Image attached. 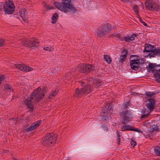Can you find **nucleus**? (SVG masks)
Listing matches in <instances>:
<instances>
[{"mask_svg":"<svg viewBox=\"0 0 160 160\" xmlns=\"http://www.w3.org/2000/svg\"><path fill=\"white\" fill-rule=\"evenodd\" d=\"M47 88L43 87L42 88L40 87L37 88L33 92L29 97L24 100L25 103L29 107L30 110L33 109V104H36L43 98L45 93L46 92Z\"/></svg>","mask_w":160,"mask_h":160,"instance_id":"1","label":"nucleus"},{"mask_svg":"<svg viewBox=\"0 0 160 160\" xmlns=\"http://www.w3.org/2000/svg\"><path fill=\"white\" fill-rule=\"evenodd\" d=\"M61 2H56L54 5L56 8L60 11L64 12H67L68 10L75 12L76 9L75 8L72 4L71 0H62Z\"/></svg>","mask_w":160,"mask_h":160,"instance_id":"2","label":"nucleus"},{"mask_svg":"<svg viewBox=\"0 0 160 160\" xmlns=\"http://www.w3.org/2000/svg\"><path fill=\"white\" fill-rule=\"evenodd\" d=\"M58 135L53 133H48L43 137L41 143L44 146H50L56 142Z\"/></svg>","mask_w":160,"mask_h":160,"instance_id":"3","label":"nucleus"},{"mask_svg":"<svg viewBox=\"0 0 160 160\" xmlns=\"http://www.w3.org/2000/svg\"><path fill=\"white\" fill-rule=\"evenodd\" d=\"M112 29L111 24L108 23L102 25L97 30L96 35L99 38H102L108 34Z\"/></svg>","mask_w":160,"mask_h":160,"instance_id":"4","label":"nucleus"},{"mask_svg":"<svg viewBox=\"0 0 160 160\" xmlns=\"http://www.w3.org/2000/svg\"><path fill=\"white\" fill-rule=\"evenodd\" d=\"M119 115L122 118V122L123 124H126L131 120L132 114L130 111L126 110L120 112Z\"/></svg>","mask_w":160,"mask_h":160,"instance_id":"5","label":"nucleus"},{"mask_svg":"<svg viewBox=\"0 0 160 160\" xmlns=\"http://www.w3.org/2000/svg\"><path fill=\"white\" fill-rule=\"evenodd\" d=\"M75 68L80 72L86 73L93 69L92 66L89 64H82L80 67H75Z\"/></svg>","mask_w":160,"mask_h":160,"instance_id":"6","label":"nucleus"},{"mask_svg":"<svg viewBox=\"0 0 160 160\" xmlns=\"http://www.w3.org/2000/svg\"><path fill=\"white\" fill-rule=\"evenodd\" d=\"M146 9L150 11H158L159 6L152 0H147L145 2Z\"/></svg>","mask_w":160,"mask_h":160,"instance_id":"7","label":"nucleus"},{"mask_svg":"<svg viewBox=\"0 0 160 160\" xmlns=\"http://www.w3.org/2000/svg\"><path fill=\"white\" fill-rule=\"evenodd\" d=\"M112 111V105L110 104L109 103H107L105 107L102 109L101 111V112L104 114V115H101V117H102V119L104 120H107L108 118L107 115L109 112L111 113Z\"/></svg>","mask_w":160,"mask_h":160,"instance_id":"8","label":"nucleus"},{"mask_svg":"<svg viewBox=\"0 0 160 160\" xmlns=\"http://www.w3.org/2000/svg\"><path fill=\"white\" fill-rule=\"evenodd\" d=\"M4 11L8 14H11L14 10V6L11 2L6 3L3 5Z\"/></svg>","mask_w":160,"mask_h":160,"instance_id":"9","label":"nucleus"},{"mask_svg":"<svg viewBox=\"0 0 160 160\" xmlns=\"http://www.w3.org/2000/svg\"><path fill=\"white\" fill-rule=\"evenodd\" d=\"M136 58L134 59L130 60V63L131 68L133 70H137L138 69L139 66L140 58L136 55H134Z\"/></svg>","mask_w":160,"mask_h":160,"instance_id":"10","label":"nucleus"},{"mask_svg":"<svg viewBox=\"0 0 160 160\" xmlns=\"http://www.w3.org/2000/svg\"><path fill=\"white\" fill-rule=\"evenodd\" d=\"M15 67L18 69L26 72L31 71L33 70V68L21 64H14Z\"/></svg>","mask_w":160,"mask_h":160,"instance_id":"11","label":"nucleus"},{"mask_svg":"<svg viewBox=\"0 0 160 160\" xmlns=\"http://www.w3.org/2000/svg\"><path fill=\"white\" fill-rule=\"evenodd\" d=\"M155 104V101L152 99H148V102L147 104V107L149 110V112H151L154 109Z\"/></svg>","mask_w":160,"mask_h":160,"instance_id":"12","label":"nucleus"},{"mask_svg":"<svg viewBox=\"0 0 160 160\" xmlns=\"http://www.w3.org/2000/svg\"><path fill=\"white\" fill-rule=\"evenodd\" d=\"M154 47L150 44H145V48L144 50V52H151L149 54V55H153V52L155 51L154 50Z\"/></svg>","mask_w":160,"mask_h":160,"instance_id":"13","label":"nucleus"},{"mask_svg":"<svg viewBox=\"0 0 160 160\" xmlns=\"http://www.w3.org/2000/svg\"><path fill=\"white\" fill-rule=\"evenodd\" d=\"M41 123V120L34 122L28 128H27V131H30L31 130L35 129L38 127Z\"/></svg>","mask_w":160,"mask_h":160,"instance_id":"14","label":"nucleus"},{"mask_svg":"<svg viewBox=\"0 0 160 160\" xmlns=\"http://www.w3.org/2000/svg\"><path fill=\"white\" fill-rule=\"evenodd\" d=\"M84 94V92L82 88L80 89L77 88L76 89L74 97L79 98L82 96Z\"/></svg>","mask_w":160,"mask_h":160,"instance_id":"15","label":"nucleus"},{"mask_svg":"<svg viewBox=\"0 0 160 160\" xmlns=\"http://www.w3.org/2000/svg\"><path fill=\"white\" fill-rule=\"evenodd\" d=\"M137 35L135 34H133L131 36H126V37L124 38L123 39H124V40L126 42H130L135 39V37H136Z\"/></svg>","mask_w":160,"mask_h":160,"instance_id":"16","label":"nucleus"},{"mask_svg":"<svg viewBox=\"0 0 160 160\" xmlns=\"http://www.w3.org/2000/svg\"><path fill=\"white\" fill-rule=\"evenodd\" d=\"M84 94H88L90 93L92 88L90 85H87L82 88Z\"/></svg>","mask_w":160,"mask_h":160,"instance_id":"17","label":"nucleus"},{"mask_svg":"<svg viewBox=\"0 0 160 160\" xmlns=\"http://www.w3.org/2000/svg\"><path fill=\"white\" fill-rule=\"evenodd\" d=\"M124 51H123L122 52V54L121 55L120 57V59L119 60V62L122 63L125 60H126L127 57V52H125V53L123 54L124 53Z\"/></svg>","mask_w":160,"mask_h":160,"instance_id":"18","label":"nucleus"},{"mask_svg":"<svg viewBox=\"0 0 160 160\" xmlns=\"http://www.w3.org/2000/svg\"><path fill=\"white\" fill-rule=\"evenodd\" d=\"M103 84V82L99 80H96L94 82V87L96 88H99Z\"/></svg>","mask_w":160,"mask_h":160,"instance_id":"19","label":"nucleus"},{"mask_svg":"<svg viewBox=\"0 0 160 160\" xmlns=\"http://www.w3.org/2000/svg\"><path fill=\"white\" fill-rule=\"evenodd\" d=\"M122 129H123L122 131L125 130L132 131L134 130V127H132L130 125H123L122 127Z\"/></svg>","mask_w":160,"mask_h":160,"instance_id":"20","label":"nucleus"},{"mask_svg":"<svg viewBox=\"0 0 160 160\" xmlns=\"http://www.w3.org/2000/svg\"><path fill=\"white\" fill-rule=\"evenodd\" d=\"M39 42L37 40L31 41L30 42V47H37L39 45Z\"/></svg>","mask_w":160,"mask_h":160,"instance_id":"21","label":"nucleus"},{"mask_svg":"<svg viewBox=\"0 0 160 160\" xmlns=\"http://www.w3.org/2000/svg\"><path fill=\"white\" fill-rule=\"evenodd\" d=\"M158 67V65H156L155 63H150L149 65V68L152 70H155L156 72L158 71V69H157V68Z\"/></svg>","mask_w":160,"mask_h":160,"instance_id":"22","label":"nucleus"},{"mask_svg":"<svg viewBox=\"0 0 160 160\" xmlns=\"http://www.w3.org/2000/svg\"><path fill=\"white\" fill-rule=\"evenodd\" d=\"M27 12L26 10L24 8H21L19 11L20 16L23 18H25V14Z\"/></svg>","mask_w":160,"mask_h":160,"instance_id":"23","label":"nucleus"},{"mask_svg":"<svg viewBox=\"0 0 160 160\" xmlns=\"http://www.w3.org/2000/svg\"><path fill=\"white\" fill-rule=\"evenodd\" d=\"M104 59L107 62L108 64H110L112 62V60L111 58L108 55H104Z\"/></svg>","mask_w":160,"mask_h":160,"instance_id":"24","label":"nucleus"},{"mask_svg":"<svg viewBox=\"0 0 160 160\" xmlns=\"http://www.w3.org/2000/svg\"><path fill=\"white\" fill-rule=\"evenodd\" d=\"M158 129V126L157 125H155L154 124L152 125L150 128V132H152L151 133V134H152V132L153 131H156Z\"/></svg>","mask_w":160,"mask_h":160,"instance_id":"25","label":"nucleus"},{"mask_svg":"<svg viewBox=\"0 0 160 160\" xmlns=\"http://www.w3.org/2000/svg\"><path fill=\"white\" fill-rule=\"evenodd\" d=\"M58 14L56 13H55L53 14L52 18V23L54 24L56 22L57 19L58 18Z\"/></svg>","mask_w":160,"mask_h":160,"instance_id":"26","label":"nucleus"},{"mask_svg":"<svg viewBox=\"0 0 160 160\" xmlns=\"http://www.w3.org/2000/svg\"><path fill=\"white\" fill-rule=\"evenodd\" d=\"M154 56L160 57V48L155 50V51L153 52V55H150V57H154Z\"/></svg>","mask_w":160,"mask_h":160,"instance_id":"27","label":"nucleus"},{"mask_svg":"<svg viewBox=\"0 0 160 160\" xmlns=\"http://www.w3.org/2000/svg\"><path fill=\"white\" fill-rule=\"evenodd\" d=\"M154 76L156 78V81L160 83V73L159 72H156L154 74Z\"/></svg>","mask_w":160,"mask_h":160,"instance_id":"28","label":"nucleus"},{"mask_svg":"<svg viewBox=\"0 0 160 160\" xmlns=\"http://www.w3.org/2000/svg\"><path fill=\"white\" fill-rule=\"evenodd\" d=\"M30 41L27 40H24L22 41V44L26 47H30Z\"/></svg>","mask_w":160,"mask_h":160,"instance_id":"29","label":"nucleus"},{"mask_svg":"<svg viewBox=\"0 0 160 160\" xmlns=\"http://www.w3.org/2000/svg\"><path fill=\"white\" fill-rule=\"evenodd\" d=\"M5 89L8 91L9 92L12 91L13 90L12 88L9 85L7 84L5 86Z\"/></svg>","mask_w":160,"mask_h":160,"instance_id":"30","label":"nucleus"},{"mask_svg":"<svg viewBox=\"0 0 160 160\" xmlns=\"http://www.w3.org/2000/svg\"><path fill=\"white\" fill-rule=\"evenodd\" d=\"M133 10L134 11L136 14L137 15H139V13L138 12V7L137 5H135L133 7Z\"/></svg>","mask_w":160,"mask_h":160,"instance_id":"31","label":"nucleus"},{"mask_svg":"<svg viewBox=\"0 0 160 160\" xmlns=\"http://www.w3.org/2000/svg\"><path fill=\"white\" fill-rule=\"evenodd\" d=\"M156 94L155 92H147L145 95L148 97H151Z\"/></svg>","mask_w":160,"mask_h":160,"instance_id":"32","label":"nucleus"},{"mask_svg":"<svg viewBox=\"0 0 160 160\" xmlns=\"http://www.w3.org/2000/svg\"><path fill=\"white\" fill-rule=\"evenodd\" d=\"M154 151L157 156H160V147H157L154 148Z\"/></svg>","mask_w":160,"mask_h":160,"instance_id":"33","label":"nucleus"},{"mask_svg":"<svg viewBox=\"0 0 160 160\" xmlns=\"http://www.w3.org/2000/svg\"><path fill=\"white\" fill-rule=\"evenodd\" d=\"M52 91L51 92V93L50 95V96H54L56 95L58 93V90L57 89H52Z\"/></svg>","mask_w":160,"mask_h":160,"instance_id":"34","label":"nucleus"},{"mask_svg":"<svg viewBox=\"0 0 160 160\" xmlns=\"http://www.w3.org/2000/svg\"><path fill=\"white\" fill-rule=\"evenodd\" d=\"M115 36H116L120 40L122 41L123 40L124 38L121 37V35H120V33L117 34L116 35H114V34H113L112 35H110V37H113Z\"/></svg>","mask_w":160,"mask_h":160,"instance_id":"35","label":"nucleus"},{"mask_svg":"<svg viewBox=\"0 0 160 160\" xmlns=\"http://www.w3.org/2000/svg\"><path fill=\"white\" fill-rule=\"evenodd\" d=\"M116 133H117V140L118 142H119V143H120V140L121 138H120V137L121 136V135L120 134L119 131L118 130H117L116 131Z\"/></svg>","mask_w":160,"mask_h":160,"instance_id":"36","label":"nucleus"},{"mask_svg":"<svg viewBox=\"0 0 160 160\" xmlns=\"http://www.w3.org/2000/svg\"><path fill=\"white\" fill-rule=\"evenodd\" d=\"M143 115L141 116L142 118H146L149 115L150 113L148 112V111H147L146 113H143Z\"/></svg>","mask_w":160,"mask_h":160,"instance_id":"37","label":"nucleus"},{"mask_svg":"<svg viewBox=\"0 0 160 160\" xmlns=\"http://www.w3.org/2000/svg\"><path fill=\"white\" fill-rule=\"evenodd\" d=\"M102 128L103 129V130L108 132V128L106 124H103L101 126Z\"/></svg>","mask_w":160,"mask_h":160,"instance_id":"38","label":"nucleus"},{"mask_svg":"<svg viewBox=\"0 0 160 160\" xmlns=\"http://www.w3.org/2000/svg\"><path fill=\"white\" fill-rule=\"evenodd\" d=\"M44 5L43 6L45 7L47 9H49V10H50L51 9H53L54 8L53 6H50L48 5L46 3H44Z\"/></svg>","mask_w":160,"mask_h":160,"instance_id":"39","label":"nucleus"},{"mask_svg":"<svg viewBox=\"0 0 160 160\" xmlns=\"http://www.w3.org/2000/svg\"><path fill=\"white\" fill-rule=\"evenodd\" d=\"M5 44V42L4 39H0V47L4 46Z\"/></svg>","mask_w":160,"mask_h":160,"instance_id":"40","label":"nucleus"},{"mask_svg":"<svg viewBox=\"0 0 160 160\" xmlns=\"http://www.w3.org/2000/svg\"><path fill=\"white\" fill-rule=\"evenodd\" d=\"M43 49L45 50L51 52L52 50V48L51 47H45L43 48Z\"/></svg>","mask_w":160,"mask_h":160,"instance_id":"41","label":"nucleus"},{"mask_svg":"<svg viewBox=\"0 0 160 160\" xmlns=\"http://www.w3.org/2000/svg\"><path fill=\"white\" fill-rule=\"evenodd\" d=\"M139 21L142 23L143 25L144 26H147V23L144 22L142 19L141 18H139Z\"/></svg>","mask_w":160,"mask_h":160,"instance_id":"42","label":"nucleus"},{"mask_svg":"<svg viewBox=\"0 0 160 160\" xmlns=\"http://www.w3.org/2000/svg\"><path fill=\"white\" fill-rule=\"evenodd\" d=\"M131 144L132 146L134 147L135 145H136V142L133 140L131 142Z\"/></svg>","mask_w":160,"mask_h":160,"instance_id":"43","label":"nucleus"},{"mask_svg":"<svg viewBox=\"0 0 160 160\" xmlns=\"http://www.w3.org/2000/svg\"><path fill=\"white\" fill-rule=\"evenodd\" d=\"M133 129H134V130H133V131H135L137 132H140L141 133H142V130H140V129H138L135 128L134 127Z\"/></svg>","mask_w":160,"mask_h":160,"instance_id":"44","label":"nucleus"},{"mask_svg":"<svg viewBox=\"0 0 160 160\" xmlns=\"http://www.w3.org/2000/svg\"><path fill=\"white\" fill-rule=\"evenodd\" d=\"M129 103L128 102H127V104H125L123 106V109H125L127 108L128 106L129 105Z\"/></svg>","mask_w":160,"mask_h":160,"instance_id":"45","label":"nucleus"},{"mask_svg":"<svg viewBox=\"0 0 160 160\" xmlns=\"http://www.w3.org/2000/svg\"><path fill=\"white\" fill-rule=\"evenodd\" d=\"M146 108H144L142 109L141 111V113H146L147 112V111Z\"/></svg>","mask_w":160,"mask_h":160,"instance_id":"46","label":"nucleus"},{"mask_svg":"<svg viewBox=\"0 0 160 160\" xmlns=\"http://www.w3.org/2000/svg\"><path fill=\"white\" fill-rule=\"evenodd\" d=\"M71 72H68V73H67L66 74L67 76H68V79H70L71 77H70L69 76L71 75Z\"/></svg>","mask_w":160,"mask_h":160,"instance_id":"47","label":"nucleus"},{"mask_svg":"<svg viewBox=\"0 0 160 160\" xmlns=\"http://www.w3.org/2000/svg\"><path fill=\"white\" fill-rule=\"evenodd\" d=\"M84 84H85V82H81V85L82 86H83L84 85Z\"/></svg>","mask_w":160,"mask_h":160,"instance_id":"48","label":"nucleus"},{"mask_svg":"<svg viewBox=\"0 0 160 160\" xmlns=\"http://www.w3.org/2000/svg\"><path fill=\"white\" fill-rule=\"evenodd\" d=\"M3 5V3L2 4V5L0 6V9H2V5Z\"/></svg>","mask_w":160,"mask_h":160,"instance_id":"49","label":"nucleus"},{"mask_svg":"<svg viewBox=\"0 0 160 160\" xmlns=\"http://www.w3.org/2000/svg\"><path fill=\"white\" fill-rule=\"evenodd\" d=\"M158 67L160 68V65H158ZM158 71H160V68H159V69H158Z\"/></svg>","mask_w":160,"mask_h":160,"instance_id":"50","label":"nucleus"},{"mask_svg":"<svg viewBox=\"0 0 160 160\" xmlns=\"http://www.w3.org/2000/svg\"><path fill=\"white\" fill-rule=\"evenodd\" d=\"M7 150H4V152H7Z\"/></svg>","mask_w":160,"mask_h":160,"instance_id":"51","label":"nucleus"},{"mask_svg":"<svg viewBox=\"0 0 160 160\" xmlns=\"http://www.w3.org/2000/svg\"><path fill=\"white\" fill-rule=\"evenodd\" d=\"M158 67L157 68V69H158Z\"/></svg>","mask_w":160,"mask_h":160,"instance_id":"52","label":"nucleus"}]
</instances>
